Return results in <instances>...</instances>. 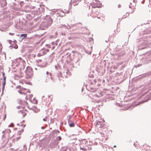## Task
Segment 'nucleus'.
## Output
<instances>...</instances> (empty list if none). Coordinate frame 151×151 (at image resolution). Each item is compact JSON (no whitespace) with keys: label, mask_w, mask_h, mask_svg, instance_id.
Returning <instances> with one entry per match:
<instances>
[{"label":"nucleus","mask_w":151,"mask_h":151,"mask_svg":"<svg viewBox=\"0 0 151 151\" xmlns=\"http://www.w3.org/2000/svg\"><path fill=\"white\" fill-rule=\"evenodd\" d=\"M91 5L93 8H100L101 6V4L98 0H93Z\"/></svg>","instance_id":"f257e3e1"},{"label":"nucleus","mask_w":151,"mask_h":151,"mask_svg":"<svg viewBox=\"0 0 151 151\" xmlns=\"http://www.w3.org/2000/svg\"><path fill=\"white\" fill-rule=\"evenodd\" d=\"M17 91L21 94H26L28 91L26 88H22L20 86H18L16 88Z\"/></svg>","instance_id":"f03ea898"},{"label":"nucleus","mask_w":151,"mask_h":151,"mask_svg":"<svg viewBox=\"0 0 151 151\" xmlns=\"http://www.w3.org/2000/svg\"><path fill=\"white\" fill-rule=\"evenodd\" d=\"M26 75L29 78H31L33 75V71L32 70L30 67H27L25 71Z\"/></svg>","instance_id":"7ed1b4c3"},{"label":"nucleus","mask_w":151,"mask_h":151,"mask_svg":"<svg viewBox=\"0 0 151 151\" xmlns=\"http://www.w3.org/2000/svg\"><path fill=\"white\" fill-rule=\"evenodd\" d=\"M26 111L24 109L19 111L18 113L19 116L22 117H24L26 115Z\"/></svg>","instance_id":"20e7f679"},{"label":"nucleus","mask_w":151,"mask_h":151,"mask_svg":"<svg viewBox=\"0 0 151 151\" xmlns=\"http://www.w3.org/2000/svg\"><path fill=\"white\" fill-rule=\"evenodd\" d=\"M71 116H69V119L68 120V123L70 127H74V124L73 120L71 119Z\"/></svg>","instance_id":"39448f33"},{"label":"nucleus","mask_w":151,"mask_h":151,"mask_svg":"<svg viewBox=\"0 0 151 151\" xmlns=\"http://www.w3.org/2000/svg\"><path fill=\"white\" fill-rule=\"evenodd\" d=\"M18 127H17V129H21L20 131L23 132L24 131V128L25 126V125L22 124L21 123L18 124Z\"/></svg>","instance_id":"423d86ee"},{"label":"nucleus","mask_w":151,"mask_h":151,"mask_svg":"<svg viewBox=\"0 0 151 151\" xmlns=\"http://www.w3.org/2000/svg\"><path fill=\"white\" fill-rule=\"evenodd\" d=\"M7 5V3L6 0H4L2 1V2L1 4L2 6H5Z\"/></svg>","instance_id":"0eeeda50"},{"label":"nucleus","mask_w":151,"mask_h":151,"mask_svg":"<svg viewBox=\"0 0 151 151\" xmlns=\"http://www.w3.org/2000/svg\"><path fill=\"white\" fill-rule=\"evenodd\" d=\"M20 36L21 37L24 36V37H26L27 36V34H22Z\"/></svg>","instance_id":"6e6552de"},{"label":"nucleus","mask_w":151,"mask_h":151,"mask_svg":"<svg viewBox=\"0 0 151 151\" xmlns=\"http://www.w3.org/2000/svg\"><path fill=\"white\" fill-rule=\"evenodd\" d=\"M14 47L15 49H17L18 48V46L17 45L15 44Z\"/></svg>","instance_id":"1a4fd4ad"},{"label":"nucleus","mask_w":151,"mask_h":151,"mask_svg":"<svg viewBox=\"0 0 151 151\" xmlns=\"http://www.w3.org/2000/svg\"><path fill=\"white\" fill-rule=\"evenodd\" d=\"M7 131L8 133H10L11 132V130L10 129H7Z\"/></svg>","instance_id":"9d476101"},{"label":"nucleus","mask_w":151,"mask_h":151,"mask_svg":"<svg viewBox=\"0 0 151 151\" xmlns=\"http://www.w3.org/2000/svg\"><path fill=\"white\" fill-rule=\"evenodd\" d=\"M78 1H79V0H74V1H73V3L77 2Z\"/></svg>","instance_id":"9b49d317"},{"label":"nucleus","mask_w":151,"mask_h":151,"mask_svg":"<svg viewBox=\"0 0 151 151\" xmlns=\"http://www.w3.org/2000/svg\"><path fill=\"white\" fill-rule=\"evenodd\" d=\"M47 118V117H45V118H44V119H43V120L44 121H45V122H46V118Z\"/></svg>","instance_id":"f8f14e48"},{"label":"nucleus","mask_w":151,"mask_h":151,"mask_svg":"<svg viewBox=\"0 0 151 151\" xmlns=\"http://www.w3.org/2000/svg\"><path fill=\"white\" fill-rule=\"evenodd\" d=\"M27 103L26 102H24V105H25V106H26L27 105Z\"/></svg>","instance_id":"ddd939ff"},{"label":"nucleus","mask_w":151,"mask_h":151,"mask_svg":"<svg viewBox=\"0 0 151 151\" xmlns=\"http://www.w3.org/2000/svg\"><path fill=\"white\" fill-rule=\"evenodd\" d=\"M59 137V140H60L61 139V137Z\"/></svg>","instance_id":"4468645a"},{"label":"nucleus","mask_w":151,"mask_h":151,"mask_svg":"<svg viewBox=\"0 0 151 151\" xmlns=\"http://www.w3.org/2000/svg\"><path fill=\"white\" fill-rule=\"evenodd\" d=\"M49 73V72H47V74H48Z\"/></svg>","instance_id":"2eb2a0df"},{"label":"nucleus","mask_w":151,"mask_h":151,"mask_svg":"<svg viewBox=\"0 0 151 151\" xmlns=\"http://www.w3.org/2000/svg\"><path fill=\"white\" fill-rule=\"evenodd\" d=\"M116 147V145H114V147Z\"/></svg>","instance_id":"dca6fc26"},{"label":"nucleus","mask_w":151,"mask_h":151,"mask_svg":"<svg viewBox=\"0 0 151 151\" xmlns=\"http://www.w3.org/2000/svg\"><path fill=\"white\" fill-rule=\"evenodd\" d=\"M25 108V107L24 106L22 107L23 108Z\"/></svg>","instance_id":"f3484780"},{"label":"nucleus","mask_w":151,"mask_h":151,"mask_svg":"<svg viewBox=\"0 0 151 151\" xmlns=\"http://www.w3.org/2000/svg\"><path fill=\"white\" fill-rule=\"evenodd\" d=\"M77 4H76L74 5V6H75V5H77Z\"/></svg>","instance_id":"a211bd4d"},{"label":"nucleus","mask_w":151,"mask_h":151,"mask_svg":"<svg viewBox=\"0 0 151 151\" xmlns=\"http://www.w3.org/2000/svg\"><path fill=\"white\" fill-rule=\"evenodd\" d=\"M50 96H48V97H50Z\"/></svg>","instance_id":"6ab92c4d"},{"label":"nucleus","mask_w":151,"mask_h":151,"mask_svg":"<svg viewBox=\"0 0 151 151\" xmlns=\"http://www.w3.org/2000/svg\"><path fill=\"white\" fill-rule=\"evenodd\" d=\"M98 123H99V122H97V124H98Z\"/></svg>","instance_id":"aec40b11"}]
</instances>
